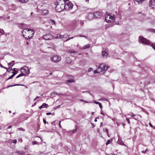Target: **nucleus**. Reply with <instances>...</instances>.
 Instances as JSON below:
<instances>
[{"label": "nucleus", "instance_id": "obj_1", "mask_svg": "<svg viewBox=\"0 0 155 155\" xmlns=\"http://www.w3.org/2000/svg\"><path fill=\"white\" fill-rule=\"evenodd\" d=\"M22 34L24 37L26 39H28L33 37L34 34V31L31 29L26 28L23 30Z\"/></svg>", "mask_w": 155, "mask_h": 155}, {"label": "nucleus", "instance_id": "obj_2", "mask_svg": "<svg viewBox=\"0 0 155 155\" xmlns=\"http://www.w3.org/2000/svg\"><path fill=\"white\" fill-rule=\"evenodd\" d=\"M64 6L65 10L67 11L70 10L72 9L73 5L70 1L68 0H66Z\"/></svg>", "mask_w": 155, "mask_h": 155}, {"label": "nucleus", "instance_id": "obj_3", "mask_svg": "<svg viewBox=\"0 0 155 155\" xmlns=\"http://www.w3.org/2000/svg\"><path fill=\"white\" fill-rule=\"evenodd\" d=\"M107 68V67L104 64H101L99 67L97 68V70L99 71V73L100 74H103L105 70Z\"/></svg>", "mask_w": 155, "mask_h": 155}, {"label": "nucleus", "instance_id": "obj_4", "mask_svg": "<svg viewBox=\"0 0 155 155\" xmlns=\"http://www.w3.org/2000/svg\"><path fill=\"white\" fill-rule=\"evenodd\" d=\"M139 39L140 42L144 44L149 45L150 44V42L149 41L140 36H139Z\"/></svg>", "mask_w": 155, "mask_h": 155}, {"label": "nucleus", "instance_id": "obj_5", "mask_svg": "<svg viewBox=\"0 0 155 155\" xmlns=\"http://www.w3.org/2000/svg\"><path fill=\"white\" fill-rule=\"evenodd\" d=\"M51 59L54 62H58L61 60V57L58 55H54L51 58Z\"/></svg>", "mask_w": 155, "mask_h": 155}, {"label": "nucleus", "instance_id": "obj_6", "mask_svg": "<svg viewBox=\"0 0 155 155\" xmlns=\"http://www.w3.org/2000/svg\"><path fill=\"white\" fill-rule=\"evenodd\" d=\"M115 19L114 16L110 15H107L105 17V20L106 21L108 22H110Z\"/></svg>", "mask_w": 155, "mask_h": 155}, {"label": "nucleus", "instance_id": "obj_7", "mask_svg": "<svg viewBox=\"0 0 155 155\" xmlns=\"http://www.w3.org/2000/svg\"><path fill=\"white\" fill-rule=\"evenodd\" d=\"M19 70L24 71V74L25 75L28 74L30 72V70L26 66L21 67Z\"/></svg>", "mask_w": 155, "mask_h": 155}, {"label": "nucleus", "instance_id": "obj_8", "mask_svg": "<svg viewBox=\"0 0 155 155\" xmlns=\"http://www.w3.org/2000/svg\"><path fill=\"white\" fill-rule=\"evenodd\" d=\"M56 10L58 12L62 11L64 9V5H56L55 8Z\"/></svg>", "mask_w": 155, "mask_h": 155}, {"label": "nucleus", "instance_id": "obj_9", "mask_svg": "<svg viewBox=\"0 0 155 155\" xmlns=\"http://www.w3.org/2000/svg\"><path fill=\"white\" fill-rule=\"evenodd\" d=\"M102 15L101 13L99 12H96L94 13L93 15L92 14H89V16L91 15L93 16H94V18H98L101 17Z\"/></svg>", "mask_w": 155, "mask_h": 155}, {"label": "nucleus", "instance_id": "obj_10", "mask_svg": "<svg viewBox=\"0 0 155 155\" xmlns=\"http://www.w3.org/2000/svg\"><path fill=\"white\" fill-rule=\"evenodd\" d=\"M43 38L47 40H51L52 39L53 36L51 34L48 33L44 35L43 36Z\"/></svg>", "mask_w": 155, "mask_h": 155}, {"label": "nucleus", "instance_id": "obj_11", "mask_svg": "<svg viewBox=\"0 0 155 155\" xmlns=\"http://www.w3.org/2000/svg\"><path fill=\"white\" fill-rule=\"evenodd\" d=\"M66 2L65 0H57V4L56 5H64V6L65 5Z\"/></svg>", "mask_w": 155, "mask_h": 155}, {"label": "nucleus", "instance_id": "obj_12", "mask_svg": "<svg viewBox=\"0 0 155 155\" xmlns=\"http://www.w3.org/2000/svg\"><path fill=\"white\" fill-rule=\"evenodd\" d=\"M149 4V6L152 8H155V0H150Z\"/></svg>", "mask_w": 155, "mask_h": 155}, {"label": "nucleus", "instance_id": "obj_13", "mask_svg": "<svg viewBox=\"0 0 155 155\" xmlns=\"http://www.w3.org/2000/svg\"><path fill=\"white\" fill-rule=\"evenodd\" d=\"M48 107V105L45 103L42 104L39 107V109H40L43 108H47Z\"/></svg>", "mask_w": 155, "mask_h": 155}, {"label": "nucleus", "instance_id": "obj_14", "mask_svg": "<svg viewBox=\"0 0 155 155\" xmlns=\"http://www.w3.org/2000/svg\"><path fill=\"white\" fill-rule=\"evenodd\" d=\"M48 10H45L43 11H41L40 13L42 15H46L48 13Z\"/></svg>", "mask_w": 155, "mask_h": 155}, {"label": "nucleus", "instance_id": "obj_15", "mask_svg": "<svg viewBox=\"0 0 155 155\" xmlns=\"http://www.w3.org/2000/svg\"><path fill=\"white\" fill-rule=\"evenodd\" d=\"M117 143L121 145H124L126 146V145L124 144L123 142L121 140L119 139L117 141Z\"/></svg>", "mask_w": 155, "mask_h": 155}, {"label": "nucleus", "instance_id": "obj_16", "mask_svg": "<svg viewBox=\"0 0 155 155\" xmlns=\"http://www.w3.org/2000/svg\"><path fill=\"white\" fill-rule=\"evenodd\" d=\"M0 66H1V68H4L5 69H6L7 71H8V72H10V71H11V68H12L11 67H9L8 68V69H10V71H8V69H7V68H6L5 67L3 66L1 64H0Z\"/></svg>", "mask_w": 155, "mask_h": 155}, {"label": "nucleus", "instance_id": "obj_17", "mask_svg": "<svg viewBox=\"0 0 155 155\" xmlns=\"http://www.w3.org/2000/svg\"><path fill=\"white\" fill-rule=\"evenodd\" d=\"M64 37V35H58L56 37V38H59V39H62Z\"/></svg>", "mask_w": 155, "mask_h": 155}, {"label": "nucleus", "instance_id": "obj_18", "mask_svg": "<svg viewBox=\"0 0 155 155\" xmlns=\"http://www.w3.org/2000/svg\"><path fill=\"white\" fill-rule=\"evenodd\" d=\"M144 1V0H140L139 1L137 0H135L134 1V2L135 3H136V2H137L138 3V4H139L142 3Z\"/></svg>", "mask_w": 155, "mask_h": 155}, {"label": "nucleus", "instance_id": "obj_19", "mask_svg": "<svg viewBox=\"0 0 155 155\" xmlns=\"http://www.w3.org/2000/svg\"><path fill=\"white\" fill-rule=\"evenodd\" d=\"M102 54L103 57H106L107 55L108 54L107 52L105 51L102 52Z\"/></svg>", "mask_w": 155, "mask_h": 155}, {"label": "nucleus", "instance_id": "obj_20", "mask_svg": "<svg viewBox=\"0 0 155 155\" xmlns=\"http://www.w3.org/2000/svg\"><path fill=\"white\" fill-rule=\"evenodd\" d=\"M21 72V74L18 75L17 77L16 78H18L20 77L24 76L25 75V74H24V71H20Z\"/></svg>", "mask_w": 155, "mask_h": 155}, {"label": "nucleus", "instance_id": "obj_21", "mask_svg": "<svg viewBox=\"0 0 155 155\" xmlns=\"http://www.w3.org/2000/svg\"><path fill=\"white\" fill-rule=\"evenodd\" d=\"M24 86V85L23 84H15L14 85H9V86H7V87H6V88H8L10 87H12L13 86Z\"/></svg>", "mask_w": 155, "mask_h": 155}, {"label": "nucleus", "instance_id": "obj_22", "mask_svg": "<svg viewBox=\"0 0 155 155\" xmlns=\"http://www.w3.org/2000/svg\"><path fill=\"white\" fill-rule=\"evenodd\" d=\"M68 52L70 53H77V52L72 49L69 50L68 51Z\"/></svg>", "mask_w": 155, "mask_h": 155}, {"label": "nucleus", "instance_id": "obj_23", "mask_svg": "<svg viewBox=\"0 0 155 155\" xmlns=\"http://www.w3.org/2000/svg\"><path fill=\"white\" fill-rule=\"evenodd\" d=\"M90 45H91L90 44H87V45H86L83 47V49H86L90 47Z\"/></svg>", "mask_w": 155, "mask_h": 155}, {"label": "nucleus", "instance_id": "obj_24", "mask_svg": "<svg viewBox=\"0 0 155 155\" xmlns=\"http://www.w3.org/2000/svg\"><path fill=\"white\" fill-rule=\"evenodd\" d=\"M14 61H12L11 62L9 63L8 64V65L11 66H13L14 65Z\"/></svg>", "mask_w": 155, "mask_h": 155}, {"label": "nucleus", "instance_id": "obj_25", "mask_svg": "<svg viewBox=\"0 0 155 155\" xmlns=\"http://www.w3.org/2000/svg\"><path fill=\"white\" fill-rule=\"evenodd\" d=\"M67 82L73 83L74 82V81L73 79H69L66 81Z\"/></svg>", "mask_w": 155, "mask_h": 155}, {"label": "nucleus", "instance_id": "obj_26", "mask_svg": "<svg viewBox=\"0 0 155 155\" xmlns=\"http://www.w3.org/2000/svg\"><path fill=\"white\" fill-rule=\"evenodd\" d=\"M50 23L52 25L55 24V21L54 20H50Z\"/></svg>", "mask_w": 155, "mask_h": 155}, {"label": "nucleus", "instance_id": "obj_27", "mask_svg": "<svg viewBox=\"0 0 155 155\" xmlns=\"http://www.w3.org/2000/svg\"><path fill=\"white\" fill-rule=\"evenodd\" d=\"M75 129H74L73 130H72V133H75L76 132V131L77 129V126H75Z\"/></svg>", "mask_w": 155, "mask_h": 155}, {"label": "nucleus", "instance_id": "obj_28", "mask_svg": "<svg viewBox=\"0 0 155 155\" xmlns=\"http://www.w3.org/2000/svg\"><path fill=\"white\" fill-rule=\"evenodd\" d=\"M20 2L22 3H25L27 2L28 0H18Z\"/></svg>", "mask_w": 155, "mask_h": 155}, {"label": "nucleus", "instance_id": "obj_29", "mask_svg": "<svg viewBox=\"0 0 155 155\" xmlns=\"http://www.w3.org/2000/svg\"><path fill=\"white\" fill-rule=\"evenodd\" d=\"M79 36L80 37H84V38H86V39L87 38V36H85V35H79L77 36Z\"/></svg>", "mask_w": 155, "mask_h": 155}, {"label": "nucleus", "instance_id": "obj_30", "mask_svg": "<svg viewBox=\"0 0 155 155\" xmlns=\"http://www.w3.org/2000/svg\"><path fill=\"white\" fill-rule=\"evenodd\" d=\"M18 71H14L13 72H12V73H13V74L14 76H15L16 74L18 73Z\"/></svg>", "mask_w": 155, "mask_h": 155}, {"label": "nucleus", "instance_id": "obj_31", "mask_svg": "<svg viewBox=\"0 0 155 155\" xmlns=\"http://www.w3.org/2000/svg\"><path fill=\"white\" fill-rule=\"evenodd\" d=\"M19 153V155H23L24 152L22 151H18Z\"/></svg>", "mask_w": 155, "mask_h": 155}, {"label": "nucleus", "instance_id": "obj_32", "mask_svg": "<svg viewBox=\"0 0 155 155\" xmlns=\"http://www.w3.org/2000/svg\"><path fill=\"white\" fill-rule=\"evenodd\" d=\"M111 141V140H108L106 142V145H108V144H109L110 143V141Z\"/></svg>", "mask_w": 155, "mask_h": 155}, {"label": "nucleus", "instance_id": "obj_33", "mask_svg": "<svg viewBox=\"0 0 155 155\" xmlns=\"http://www.w3.org/2000/svg\"><path fill=\"white\" fill-rule=\"evenodd\" d=\"M128 115H131L132 117H134L136 116V114H134L133 113H130Z\"/></svg>", "mask_w": 155, "mask_h": 155}, {"label": "nucleus", "instance_id": "obj_34", "mask_svg": "<svg viewBox=\"0 0 155 155\" xmlns=\"http://www.w3.org/2000/svg\"><path fill=\"white\" fill-rule=\"evenodd\" d=\"M32 144L33 145L35 144H38V143L36 141H35L32 142Z\"/></svg>", "mask_w": 155, "mask_h": 155}, {"label": "nucleus", "instance_id": "obj_35", "mask_svg": "<svg viewBox=\"0 0 155 155\" xmlns=\"http://www.w3.org/2000/svg\"><path fill=\"white\" fill-rule=\"evenodd\" d=\"M4 32V31L3 29H2L0 28V33H2V35L3 34V33Z\"/></svg>", "mask_w": 155, "mask_h": 155}, {"label": "nucleus", "instance_id": "obj_36", "mask_svg": "<svg viewBox=\"0 0 155 155\" xmlns=\"http://www.w3.org/2000/svg\"><path fill=\"white\" fill-rule=\"evenodd\" d=\"M152 47V48L155 50V43H153L151 45Z\"/></svg>", "mask_w": 155, "mask_h": 155}, {"label": "nucleus", "instance_id": "obj_37", "mask_svg": "<svg viewBox=\"0 0 155 155\" xmlns=\"http://www.w3.org/2000/svg\"><path fill=\"white\" fill-rule=\"evenodd\" d=\"M94 74H97V73H99V71H98L97 70V68L96 70L94 71Z\"/></svg>", "mask_w": 155, "mask_h": 155}, {"label": "nucleus", "instance_id": "obj_38", "mask_svg": "<svg viewBox=\"0 0 155 155\" xmlns=\"http://www.w3.org/2000/svg\"><path fill=\"white\" fill-rule=\"evenodd\" d=\"M14 76V75H13V74H12V75H11L9 78H8L7 79V80H8L9 79H11L12 78H13V77Z\"/></svg>", "mask_w": 155, "mask_h": 155}, {"label": "nucleus", "instance_id": "obj_39", "mask_svg": "<svg viewBox=\"0 0 155 155\" xmlns=\"http://www.w3.org/2000/svg\"><path fill=\"white\" fill-rule=\"evenodd\" d=\"M67 62L68 63L70 64L71 62V60L69 59V60L68 59L67 60Z\"/></svg>", "mask_w": 155, "mask_h": 155}, {"label": "nucleus", "instance_id": "obj_40", "mask_svg": "<svg viewBox=\"0 0 155 155\" xmlns=\"http://www.w3.org/2000/svg\"><path fill=\"white\" fill-rule=\"evenodd\" d=\"M74 37H71V38H70L68 39H67V40H66L65 41H68L71 39H73L74 38Z\"/></svg>", "mask_w": 155, "mask_h": 155}, {"label": "nucleus", "instance_id": "obj_41", "mask_svg": "<svg viewBox=\"0 0 155 155\" xmlns=\"http://www.w3.org/2000/svg\"><path fill=\"white\" fill-rule=\"evenodd\" d=\"M13 143H17V140H12Z\"/></svg>", "mask_w": 155, "mask_h": 155}, {"label": "nucleus", "instance_id": "obj_42", "mask_svg": "<svg viewBox=\"0 0 155 155\" xmlns=\"http://www.w3.org/2000/svg\"><path fill=\"white\" fill-rule=\"evenodd\" d=\"M148 151V150H147V149H146L145 150H144V151H143V150L142 151V153H146V152H147V151Z\"/></svg>", "mask_w": 155, "mask_h": 155}, {"label": "nucleus", "instance_id": "obj_43", "mask_svg": "<svg viewBox=\"0 0 155 155\" xmlns=\"http://www.w3.org/2000/svg\"><path fill=\"white\" fill-rule=\"evenodd\" d=\"M98 105H99L100 108L101 109H102V106L101 104L100 103Z\"/></svg>", "mask_w": 155, "mask_h": 155}, {"label": "nucleus", "instance_id": "obj_44", "mask_svg": "<svg viewBox=\"0 0 155 155\" xmlns=\"http://www.w3.org/2000/svg\"><path fill=\"white\" fill-rule=\"evenodd\" d=\"M18 141H20V142H22V140L21 138H20L18 140Z\"/></svg>", "mask_w": 155, "mask_h": 155}, {"label": "nucleus", "instance_id": "obj_45", "mask_svg": "<svg viewBox=\"0 0 155 155\" xmlns=\"http://www.w3.org/2000/svg\"><path fill=\"white\" fill-rule=\"evenodd\" d=\"M126 119L128 123L129 124L130 123V121L129 120V119L128 118H126Z\"/></svg>", "mask_w": 155, "mask_h": 155}, {"label": "nucleus", "instance_id": "obj_46", "mask_svg": "<svg viewBox=\"0 0 155 155\" xmlns=\"http://www.w3.org/2000/svg\"><path fill=\"white\" fill-rule=\"evenodd\" d=\"M92 68H89L88 69V72H90L92 70Z\"/></svg>", "mask_w": 155, "mask_h": 155}, {"label": "nucleus", "instance_id": "obj_47", "mask_svg": "<svg viewBox=\"0 0 155 155\" xmlns=\"http://www.w3.org/2000/svg\"><path fill=\"white\" fill-rule=\"evenodd\" d=\"M94 103L96 104H99L100 103L99 102H97V101H94Z\"/></svg>", "mask_w": 155, "mask_h": 155}, {"label": "nucleus", "instance_id": "obj_48", "mask_svg": "<svg viewBox=\"0 0 155 155\" xmlns=\"http://www.w3.org/2000/svg\"><path fill=\"white\" fill-rule=\"evenodd\" d=\"M51 113H50V112H49V113H47L46 114L47 115H50L51 114Z\"/></svg>", "mask_w": 155, "mask_h": 155}, {"label": "nucleus", "instance_id": "obj_49", "mask_svg": "<svg viewBox=\"0 0 155 155\" xmlns=\"http://www.w3.org/2000/svg\"><path fill=\"white\" fill-rule=\"evenodd\" d=\"M18 129H19L20 130H22L23 131H25V130H23V129L22 128H18Z\"/></svg>", "mask_w": 155, "mask_h": 155}, {"label": "nucleus", "instance_id": "obj_50", "mask_svg": "<svg viewBox=\"0 0 155 155\" xmlns=\"http://www.w3.org/2000/svg\"><path fill=\"white\" fill-rule=\"evenodd\" d=\"M43 122L44 124H45L46 123V121L44 119H43Z\"/></svg>", "mask_w": 155, "mask_h": 155}, {"label": "nucleus", "instance_id": "obj_51", "mask_svg": "<svg viewBox=\"0 0 155 155\" xmlns=\"http://www.w3.org/2000/svg\"><path fill=\"white\" fill-rule=\"evenodd\" d=\"M149 124L151 127H153V126L151 124L150 122L149 123Z\"/></svg>", "mask_w": 155, "mask_h": 155}, {"label": "nucleus", "instance_id": "obj_52", "mask_svg": "<svg viewBox=\"0 0 155 155\" xmlns=\"http://www.w3.org/2000/svg\"><path fill=\"white\" fill-rule=\"evenodd\" d=\"M91 124L92 127H95V126L93 124L91 123Z\"/></svg>", "mask_w": 155, "mask_h": 155}, {"label": "nucleus", "instance_id": "obj_53", "mask_svg": "<svg viewBox=\"0 0 155 155\" xmlns=\"http://www.w3.org/2000/svg\"><path fill=\"white\" fill-rule=\"evenodd\" d=\"M106 155H115V154H113V153H110L109 154H107Z\"/></svg>", "mask_w": 155, "mask_h": 155}, {"label": "nucleus", "instance_id": "obj_54", "mask_svg": "<svg viewBox=\"0 0 155 155\" xmlns=\"http://www.w3.org/2000/svg\"><path fill=\"white\" fill-rule=\"evenodd\" d=\"M15 155H19V153L18 152V151L17 152L15 153Z\"/></svg>", "mask_w": 155, "mask_h": 155}, {"label": "nucleus", "instance_id": "obj_55", "mask_svg": "<svg viewBox=\"0 0 155 155\" xmlns=\"http://www.w3.org/2000/svg\"><path fill=\"white\" fill-rule=\"evenodd\" d=\"M12 127V125H10L8 127V129H10Z\"/></svg>", "mask_w": 155, "mask_h": 155}, {"label": "nucleus", "instance_id": "obj_56", "mask_svg": "<svg viewBox=\"0 0 155 155\" xmlns=\"http://www.w3.org/2000/svg\"><path fill=\"white\" fill-rule=\"evenodd\" d=\"M61 121H60V122H59V126L60 127V128H61V126L60 124V123H61Z\"/></svg>", "mask_w": 155, "mask_h": 155}, {"label": "nucleus", "instance_id": "obj_57", "mask_svg": "<svg viewBox=\"0 0 155 155\" xmlns=\"http://www.w3.org/2000/svg\"><path fill=\"white\" fill-rule=\"evenodd\" d=\"M95 118V120H94V121L95 122H97V118Z\"/></svg>", "mask_w": 155, "mask_h": 155}, {"label": "nucleus", "instance_id": "obj_58", "mask_svg": "<svg viewBox=\"0 0 155 155\" xmlns=\"http://www.w3.org/2000/svg\"><path fill=\"white\" fill-rule=\"evenodd\" d=\"M89 0H85L86 2H88V1Z\"/></svg>", "mask_w": 155, "mask_h": 155}, {"label": "nucleus", "instance_id": "obj_59", "mask_svg": "<svg viewBox=\"0 0 155 155\" xmlns=\"http://www.w3.org/2000/svg\"><path fill=\"white\" fill-rule=\"evenodd\" d=\"M152 31L154 32H155V30L153 29L152 30Z\"/></svg>", "mask_w": 155, "mask_h": 155}, {"label": "nucleus", "instance_id": "obj_60", "mask_svg": "<svg viewBox=\"0 0 155 155\" xmlns=\"http://www.w3.org/2000/svg\"><path fill=\"white\" fill-rule=\"evenodd\" d=\"M101 114H103V115H104V113H103L102 112H101Z\"/></svg>", "mask_w": 155, "mask_h": 155}, {"label": "nucleus", "instance_id": "obj_61", "mask_svg": "<svg viewBox=\"0 0 155 155\" xmlns=\"http://www.w3.org/2000/svg\"><path fill=\"white\" fill-rule=\"evenodd\" d=\"M80 101H84V100H83V99H81V100H80Z\"/></svg>", "mask_w": 155, "mask_h": 155}, {"label": "nucleus", "instance_id": "obj_62", "mask_svg": "<svg viewBox=\"0 0 155 155\" xmlns=\"http://www.w3.org/2000/svg\"><path fill=\"white\" fill-rule=\"evenodd\" d=\"M15 68H14L12 70H13L14 71H16L15 70Z\"/></svg>", "mask_w": 155, "mask_h": 155}, {"label": "nucleus", "instance_id": "obj_63", "mask_svg": "<svg viewBox=\"0 0 155 155\" xmlns=\"http://www.w3.org/2000/svg\"><path fill=\"white\" fill-rule=\"evenodd\" d=\"M102 124H103L102 123V122H101V123L100 125H101V126H102Z\"/></svg>", "mask_w": 155, "mask_h": 155}, {"label": "nucleus", "instance_id": "obj_64", "mask_svg": "<svg viewBox=\"0 0 155 155\" xmlns=\"http://www.w3.org/2000/svg\"><path fill=\"white\" fill-rule=\"evenodd\" d=\"M26 44L28 45L29 44V43L28 42H27Z\"/></svg>", "mask_w": 155, "mask_h": 155}]
</instances>
